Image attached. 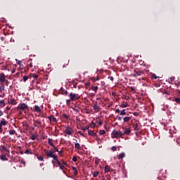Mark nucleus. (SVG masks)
<instances>
[{
  "instance_id": "nucleus-1",
  "label": "nucleus",
  "mask_w": 180,
  "mask_h": 180,
  "mask_svg": "<svg viewBox=\"0 0 180 180\" xmlns=\"http://www.w3.org/2000/svg\"><path fill=\"white\" fill-rule=\"evenodd\" d=\"M44 152L46 153L47 157H49V158H53L55 161H58V158L57 157V155H54V151L51 150H44Z\"/></svg>"
},
{
  "instance_id": "nucleus-2",
  "label": "nucleus",
  "mask_w": 180,
  "mask_h": 180,
  "mask_svg": "<svg viewBox=\"0 0 180 180\" xmlns=\"http://www.w3.org/2000/svg\"><path fill=\"white\" fill-rule=\"evenodd\" d=\"M112 139H117L118 137H123V132L113 130L111 133Z\"/></svg>"
},
{
  "instance_id": "nucleus-3",
  "label": "nucleus",
  "mask_w": 180,
  "mask_h": 180,
  "mask_svg": "<svg viewBox=\"0 0 180 180\" xmlns=\"http://www.w3.org/2000/svg\"><path fill=\"white\" fill-rule=\"evenodd\" d=\"M70 98L71 101H78V99H79L78 94H75L74 93L70 94Z\"/></svg>"
},
{
  "instance_id": "nucleus-4",
  "label": "nucleus",
  "mask_w": 180,
  "mask_h": 180,
  "mask_svg": "<svg viewBox=\"0 0 180 180\" xmlns=\"http://www.w3.org/2000/svg\"><path fill=\"white\" fill-rule=\"evenodd\" d=\"M64 133H65L66 134L68 135H71L72 134V133H74V131L72 130V129L70 127H67L64 131Z\"/></svg>"
},
{
  "instance_id": "nucleus-5",
  "label": "nucleus",
  "mask_w": 180,
  "mask_h": 180,
  "mask_svg": "<svg viewBox=\"0 0 180 180\" xmlns=\"http://www.w3.org/2000/svg\"><path fill=\"white\" fill-rule=\"evenodd\" d=\"M141 75H143V72L136 70H134V73L131 75V76L134 77L135 78H137V77H141Z\"/></svg>"
},
{
  "instance_id": "nucleus-6",
  "label": "nucleus",
  "mask_w": 180,
  "mask_h": 180,
  "mask_svg": "<svg viewBox=\"0 0 180 180\" xmlns=\"http://www.w3.org/2000/svg\"><path fill=\"white\" fill-rule=\"evenodd\" d=\"M28 108H29V106H27V105H26L25 103H20V105L18 106V109H20V110H23L24 112Z\"/></svg>"
},
{
  "instance_id": "nucleus-7",
  "label": "nucleus",
  "mask_w": 180,
  "mask_h": 180,
  "mask_svg": "<svg viewBox=\"0 0 180 180\" xmlns=\"http://www.w3.org/2000/svg\"><path fill=\"white\" fill-rule=\"evenodd\" d=\"M6 79V77L4 73L0 74V82L1 84H4V82H5V80Z\"/></svg>"
},
{
  "instance_id": "nucleus-8",
  "label": "nucleus",
  "mask_w": 180,
  "mask_h": 180,
  "mask_svg": "<svg viewBox=\"0 0 180 180\" xmlns=\"http://www.w3.org/2000/svg\"><path fill=\"white\" fill-rule=\"evenodd\" d=\"M56 162H57L58 165H59L60 169H64V168H65V162H63V164L62 165L61 162H60V160H58V161H56Z\"/></svg>"
},
{
  "instance_id": "nucleus-9",
  "label": "nucleus",
  "mask_w": 180,
  "mask_h": 180,
  "mask_svg": "<svg viewBox=\"0 0 180 180\" xmlns=\"http://www.w3.org/2000/svg\"><path fill=\"white\" fill-rule=\"evenodd\" d=\"M131 132V130H130V128L125 129V131L122 132V136H124V134L129 135Z\"/></svg>"
},
{
  "instance_id": "nucleus-10",
  "label": "nucleus",
  "mask_w": 180,
  "mask_h": 180,
  "mask_svg": "<svg viewBox=\"0 0 180 180\" xmlns=\"http://www.w3.org/2000/svg\"><path fill=\"white\" fill-rule=\"evenodd\" d=\"M34 112H37L39 113L41 112V109L39 105H34Z\"/></svg>"
},
{
  "instance_id": "nucleus-11",
  "label": "nucleus",
  "mask_w": 180,
  "mask_h": 180,
  "mask_svg": "<svg viewBox=\"0 0 180 180\" xmlns=\"http://www.w3.org/2000/svg\"><path fill=\"white\" fill-rule=\"evenodd\" d=\"M93 109H94V110H95V112H99V110H101V108L96 104H95L93 106Z\"/></svg>"
},
{
  "instance_id": "nucleus-12",
  "label": "nucleus",
  "mask_w": 180,
  "mask_h": 180,
  "mask_svg": "<svg viewBox=\"0 0 180 180\" xmlns=\"http://www.w3.org/2000/svg\"><path fill=\"white\" fill-rule=\"evenodd\" d=\"M0 160L1 161H8V158H6V155H0Z\"/></svg>"
},
{
  "instance_id": "nucleus-13",
  "label": "nucleus",
  "mask_w": 180,
  "mask_h": 180,
  "mask_svg": "<svg viewBox=\"0 0 180 180\" xmlns=\"http://www.w3.org/2000/svg\"><path fill=\"white\" fill-rule=\"evenodd\" d=\"M8 103L10 105H16V100H15L14 98H12L11 100L8 99Z\"/></svg>"
},
{
  "instance_id": "nucleus-14",
  "label": "nucleus",
  "mask_w": 180,
  "mask_h": 180,
  "mask_svg": "<svg viewBox=\"0 0 180 180\" xmlns=\"http://www.w3.org/2000/svg\"><path fill=\"white\" fill-rule=\"evenodd\" d=\"M126 157V153H122L118 155V160H122V158H124Z\"/></svg>"
},
{
  "instance_id": "nucleus-15",
  "label": "nucleus",
  "mask_w": 180,
  "mask_h": 180,
  "mask_svg": "<svg viewBox=\"0 0 180 180\" xmlns=\"http://www.w3.org/2000/svg\"><path fill=\"white\" fill-rule=\"evenodd\" d=\"M48 143L49 145L51 146V147H53V148H56V146H54V143H53V139H49Z\"/></svg>"
},
{
  "instance_id": "nucleus-16",
  "label": "nucleus",
  "mask_w": 180,
  "mask_h": 180,
  "mask_svg": "<svg viewBox=\"0 0 180 180\" xmlns=\"http://www.w3.org/2000/svg\"><path fill=\"white\" fill-rule=\"evenodd\" d=\"M89 136H91L92 137H95L96 136V133L94 132V131H89Z\"/></svg>"
},
{
  "instance_id": "nucleus-17",
  "label": "nucleus",
  "mask_w": 180,
  "mask_h": 180,
  "mask_svg": "<svg viewBox=\"0 0 180 180\" xmlns=\"http://www.w3.org/2000/svg\"><path fill=\"white\" fill-rule=\"evenodd\" d=\"M130 119H131V117H124L123 120H124V123H127V122L130 121Z\"/></svg>"
},
{
  "instance_id": "nucleus-18",
  "label": "nucleus",
  "mask_w": 180,
  "mask_h": 180,
  "mask_svg": "<svg viewBox=\"0 0 180 180\" xmlns=\"http://www.w3.org/2000/svg\"><path fill=\"white\" fill-rule=\"evenodd\" d=\"M120 108H127L129 106V104L127 103H122L121 105H120Z\"/></svg>"
},
{
  "instance_id": "nucleus-19",
  "label": "nucleus",
  "mask_w": 180,
  "mask_h": 180,
  "mask_svg": "<svg viewBox=\"0 0 180 180\" xmlns=\"http://www.w3.org/2000/svg\"><path fill=\"white\" fill-rule=\"evenodd\" d=\"M75 148H77V150H81V145H79L78 143H76L75 144Z\"/></svg>"
},
{
  "instance_id": "nucleus-20",
  "label": "nucleus",
  "mask_w": 180,
  "mask_h": 180,
  "mask_svg": "<svg viewBox=\"0 0 180 180\" xmlns=\"http://www.w3.org/2000/svg\"><path fill=\"white\" fill-rule=\"evenodd\" d=\"M0 107L1 108L5 107V101H4V100L0 101Z\"/></svg>"
},
{
  "instance_id": "nucleus-21",
  "label": "nucleus",
  "mask_w": 180,
  "mask_h": 180,
  "mask_svg": "<svg viewBox=\"0 0 180 180\" xmlns=\"http://www.w3.org/2000/svg\"><path fill=\"white\" fill-rule=\"evenodd\" d=\"M49 120H52V122H57V118H56L55 117H48Z\"/></svg>"
},
{
  "instance_id": "nucleus-22",
  "label": "nucleus",
  "mask_w": 180,
  "mask_h": 180,
  "mask_svg": "<svg viewBox=\"0 0 180 180\" xmlns=\"http://www.w3.org/2000/svg\"><path fill=\"white\" fill-rule=\"evenodd\" d=\"M1 147L2 151H6L7 153H9V150H8L6 147H5V146H1Z\"/></svg>"
},
{
  "instance_id": "nucleus-23",
  "label": "nucleus",
  "mask_w": 180,
  "mask_h": 180,
  "mask_svg": "<svg viewBox=\"0 0 180 180\" xmlns=\"http://www.w3.org/2000/svg\"><path fill=\"white\" fill-rule=\"evenodd\" d=\"M120 115L121 116H124V115H126V109H124V110H121Z\"/></svg>"
},
{
  "instance_id": "nucleus-24",
  "label": "nucleus",
  "mask_w": 180,
  "mask_h": 180,
  "mask_svg": "<svg viewBox=\"0 0 180 180\" xmlns=\"http://www.w3.org/2000/svg\"><path fill=\"white\" fill-rule=\"evenodd\" d=\"M110 171V167L109 166H105V172H109Z\"/></svg>"
},
{
  "instance_id": "nucleus-25",
  "label": "nucleus",
  "mask_w": 180,
  "mask_h": 180,
  "mask_svg": "<svg viewBox=\"0 0 180 180\" xmlns=\"http://www.w3.org/2000/svg\"><path fill=\"white\" fill-rule=\"evenodd\" d=\"M9 134L11 135V136H13V134H16V131H15V130H10L9 131Z\"/></svg>"
},
{
  "instance_id": "nucleus-26",
  "label": "nucleus",
  "mask_w": 180,
  "mask_h": 180,
  "mask_svg": "<svg viewBox=\"0 0 180 180\" xmlns=\"http://www.w3.org/2000/svg\"><path fill=\"white\" fill-rule=\"evenodd\" d=\"M0 124L1 125V127L2 126H6V121L5 120L1 121Z\"/></svg>"
},
{
  "instance_id": "nucleus-27",
  "label": "nucleus",
  "mask_w": 180,
  "mask_h": 180,
  "mask_svg": "<svg viewBox=\"0 0 180 180\" xmlns=\"http://www.w3.org/2000/svg\"><path fill=\"white\" fill-rule=\"evenodd\" d=\"M72 170L74 172L75 175H77L78 174V170L75 167H72Z\"/></svg>"
},
{
  "instance_id": "nucleus-28",
  "label": "nucleus",
  "mask_w": 180,
  "mask_h": 180,
  "mask_svg": "<svg viewBox=\"0 0 180 180\" xmlns=\"http://www.w3.org/2000/svg\"><path fill=\"white\" fill-rule=\"evenodd\" d=\"M4 90H5V85L1 84V86H0V92H2Z\"/></svg>"
},
{
  "instance_id": "nucleus-29",
  "label": "nucleus",
  "mask_w": 180,
  "mask_h": 180,
  "mask_svg": "<svg viewBox=\"0 0 180 180\" xmlns=\"http://www.w3.org/2000/svg\"><path fill=\"white\" fill-rule=\"evenodd\" d=\"M27 79H29V76H24V77H23V81H24V82H26Z\"/></svg>"
},
{
  "instance_id": "nucleus-30",
  "label": "nucleus",
  "mask_w": 180,
  "mask_h": 180,
  "mask_svg": "<svg viewBox=\"0 0 180 180\" xmlns=\"http://www.w3.org/2000/svg\"><path fill=\"white\" fill-rule=\"evenodd\" d=\"M37 158L39 161H43L44 160V158H43V156H39L37 157Z\"/></svg>"
},
{
  "instance_id": "nucleus-31",
  "label": "nucleus",
  "mask_w": 180,
  "mask_h": 180,
  "mask_svg": "<svg viewBox=\"0 0 180 180\" xmlns=\"http://www.w3.org/2000/svg\"><path fill=\"white\" fill-rule=\"evenodd\" d=\"M55 150H56V151L57 153H58V154H59L60 155V154H63V151L58 150V149H57V148H56Z\"/></svg>"
},
{
  "instance_id": "nucleus-32",
  "label": "nucleus",
  "mask_w": 180,
  "mask_h": 180,
  "mask_svg": "<svg viewBox=\"0 0 180 180\" xmlns=\"http://www.w3.org/2000/svg\"><path fill=\"white\" fill-rule=\"evenodd\" d=\"M20 162H21V164H23V165H26V162L23 159H21Z\"/></svg>"
},
{
  "instance_id": "nucleus-33",
  "label": "nucleus",
  "mask_w": 180,
  "mask_h": 180,
  "mask_svg": "<svg viewBox=\"0 0 180 180\" xmlns=\"http://www.w3.org/2000/svg\"><path fill=\"white\" fill-rule=\"evenodd\" d=\"M91 89H92V91H98V86H93V88Z\"/></svg>"
},
{
  "instance_id": "nucleus-34",
  "label": "nucleus",
  "mask_w": 180,
  "mask_h": 180,
  "mask_svg": "<svg viewBox=\"0 0 180 180\" xmlns=\"http://www.w3.org/2000/svg\"><path fill=\"white\" fill-rule=\"evenodd\" d=\"M66 103H67L68 106H70V105H71V100H67Z\"/></svg>"
},
{
  "instance_id": "nucleus-35",
  "label": "nucleus",
  "mask_w": 180,
  "mask_h": 180,
  "mask_svg": "<svg viewBox=\"0 0 180 180\" xmlns=\"http://www.w3.org/2000/svg\"><path fill=\"white\" fill-rule=\"evenodd\" d=\"M89 129V127H82V130H83V131H85L86 130H88Z\"/></svg>"
},
{
  "instance_id": "nucleus-36",
  "label": "nucleus",
  "mask_w": 180,
  "mask_h": 180,
  "mask_svg": "<svg viewBox=\"0 0 180 180\" xmlns=\"http://www.w3.org/2000/svg\"><path fill=\"white\" fill-rule=\"evenodd\" d=\"M98 175H99V172H94V176L96 177Z\"/></svg>"
},
{
  "instance_id": "nucleus-37",
  "label": "nucleus",
  "mask_w": 180,
  "mask_h": 180,
  "mask_svg": "<svg viewBox=\"0 0 180 180\" xmlns=\"http://www.w3.org/2000/svg\"><path fill=\"white\" fill-rule=\"evenodd\" d=\"M77 160H78V159H77V157H75V156L72 158V161H73V162H77Z\"/></svg>"
},
{
  "instance_id": "nucleus-38",
  "label": "nucleus",
  "mask_w": 180,
  "mask_h": 180,
  "mask_svg": "<svg viewBox=\"0 0 180 180\" xmlns=\"http://www.w3.org/2000/svg\"><path fill=\"white\" fill-rule=\"evenodd\" d=\"M105 133H106V131H105V130H101V131H100V134H101V136H103V134H105Z\"/></svg>"
},
{
  "instance_id": "nucleus-39",
  "label": "nucleus",
  "mask_w": 180,
  "mask_h": 180,
  "mask_svg": "<svg viewBox=\"0 0 180 180\" xmlns=\"http://www.w3.org/2000/svg\"><path fill=\"white\" fill-rule=\"evenodd\" d=\"M111 150H112V151H116V150H117V148H116V146H112L111 148Z\"/></svg>"
},
{
  "instance_id": "nucleus-40",
  "label": "nucleus",
  "mask_w": 180,
  "mask_h": 180,
  "mask_svg": "<svg viewBox=\"0 0 180 180\" xmlns=\"http://www.w3.org/2000/svg\"><path fill=\"white\" fill-rule=\"evenodd\" d=\"M31 139H32V140H36V139H37V136L36 135H32V137H31Z\"/></svg>"
},
{
  "instance_id": "nucleus-41",
  "label": "nucleus",
  "mask_w": 180,
  "mask_h": 180,
  "mask_svg": "<svg viewBox=\"0 0 180 180\" xmlns=\"http://www.w3.org/2000/svg\"><path fill=\"white\" fill-rule=\"evenodd\" d=\"M152 78H153V79H157L158 77H157V75H155V74H153L152 75Z\"/></svg>"
},
{
  "instance_id": "nucleus-42",
  "label": "nucleus",
  "mask_w": 180,
  "mask_h": 180,
  "mask_svg": "<svg viewBox=\"0 0 180 180\" xmlns=\"http://www.w3.org/2000/svg\"><path fill=\"white\" fill-rule=\"evenodd\" d=\"M25 154H30V151L29 150H26Z\"/></svg>"
},
{
  "instance_id": "nucleus-43",
  "label": "nucleus",
  "mask_w": 180,
  "mask_h": 180,
  "mask_svg": "<svg viewBox=\"0 0 180 180\" xmlns=\"http://www.w3.org/2000/svg\"><path fill=\"white\" fill-rule=\"evenodd\" d=\"M174 79H175V77H170V81H171V82H172V81H174Z\"/></svg>"
},
{
  "instance_id": "nucleus-44",
  "label": "nucleus",
  "mask_w": 180,
  "mask_h": 180,
  "mask_svg": "<svg viewBox=\"0 0 180 180\" xmlns=\"http://www.w3.org/2000/svg\"><path fill=\"white\" fill-rule=\"evenodd\" d=\"M63 94H65V95H68V91L67 90H64L63 91Z\"/></svg>"
},
{
  "instance_id": "nucleus-45",
  "label": "nucleus",
  "mask_w": 180,
  "mask_h": 180,
  "mask_svg": "<svg viewBox=\"0 0 180 180\" xmlns=\"http://www.w3.org/2000/svg\"><path fill=\"white\" fill-rule=\"evenodd\" d=\"M176 103H180V98H176Z\"/></svg>"
},
{
  "instance_id": "nucleus-46",
  "label": "nucleus",
  "mask_w": 180,
  "mask_h": 180,
  "mask_svg": "<svg viewBox=\"0 0 180 180\" xmlns=\"http://www.w3.org/2000/svg\"><path fill=\"white\" fill-rule=\"evenodd\" d=\"M109 79H110V81H113L114 78H113L112 76H110V77H109Z\"/></svg>"
},
{
  "instance_id": "nucleus-47",
  "label": "nucleus",
  "mask_w": 180,
  "mask_h": 180,
  "mask_svg": "<svg viewBox=\"0 0 180 180\" xmlns=\"http://www.w3.org/2000/svg\"><path fill=\"white\" fill-rule=\"evenodd\" d=\"M18 65H22V61L18 60Z\"/></svg>"
},
{
  "instance_id": "nucleus-48",
  "label": "nucleus",
  "mask_w": 180,
  "mask_h": 180,
  "mask_svg": "<svg viewBox=\"0 0 180 180\" xmlns=\"http://www.w3.org/2000/svg\"><path fill=\"white\" fill-rule=\"evenodd\" d=\"M115 112H116V113H120V112H121V111H120V110L117 109Z\"/></svg>"
},
{
  "instance_id": "nucleus-49",
  "label": "nucleus",
  "mask_w": 180,
  "mask_h": 180,
  "mask_svg": "<svg viewBox=\"0 0 180 180\" xmlns=\"http://www.w3.org/2000/svg\"><path fill=\"white\" fill-rule=\"evenodd\" d=\"M134 130H139V127H137V124H136V127H134Z\"/></svg>"
},
{
  "instance_id": "nucleus-50",
  "label": "nucleus",
  "mask_w": 180,
  "mask_h": 180,
  "mask_svg": "<svg viewBox=\"0 0 180 180\" xmlns=\"http://www.w3.org/2000/svg\"><path fill=\"white\" fill-rule=\"evenodd\" d=\"M64 117H65V119H68V115L67 114H64Z\"/></svg>"
},
{
  "instance_id": "nucleus-51",
  "label": "nucleus",
  "mask_w": 180,
  "mask_h": 180,
  "mask_svg": "<svg viewBox=\"0 0 180 180\" xmlns=\"http://www.w3.org/2000/svg\"><path fill=\"white\" fill-rule=\"evenodd\" d=\"M34 78H38L39 76L37 75H33Z\"/></svg>"
},
{
  "instance_id": "nucleus-52",
  "label": "nucleus",
  "mask_w": 180,
  "mask_h": 180,
  "mask_svg": "<svg viewBox=\"0 0 180 180\" xmlns=\"http://www.w3.org/2000/svg\"><path fill=\"white\" fill-rule=\"evenodd\" d=\"M2 115H4V112H2V110H0V116H2Z\"/></svg>"
},
{
  "instance_id": "nucleus-53",
  "label": "nucleus",
  "mask_w": 180,
  "mask_h": 180,
  "mask_svg": "<svg viewBox=\"0 0 180 180\" xmlns=\"http://www.w3.org/2000/svg\"><path fill=\"white\" fill-rule=\"evenodd\" d=\"M123 118L122 117H118V120L122 121Z\"/></svg>"
},
{
  "instance_id": "nucleus-54",
  "label": "nucleus",
  "mask_w": 180,
  "mask_h": 180,
  "mask_svg": "<svg viewBox=\"0 0 180 180\" xmlns=\"http://www.w3.org/2000/svg\"><path fill=\"white\" fill-rule=\"evenodd\" d=\"M4 82L6 83V84H8V79H5V81H4Z\"/></svg>"
},
{
  "instance_id": "nucleus-55",
  "label": "nucleus",
  "mask_w": 180,
  "mask_h": 180,
  "mask_svg": "<svg viewBox=\"0 0 180 180\" xmlns=\"http://www.w3.org/2000/svg\"><path fill=\"white\" fill-rule=\"evenodd\" d=\"M73 87H74V88H77V83H75V84L73 85Z\"/></svg>"
},
{
  "instance_id": "nucleus-56",
  "label": "nucleus",
  "mask_w": 180,
  "mask_h": 180,
  "mask_svg": "<svg viewBox=\"0 0 180 180\" xmlns=\"http://www.w3.org/2000/svg\"><path fill=\"white\" fill-rule=\"evenodd\" d=\"M30 67H31V68L33 67V64L30 63Z\"/></svg>"
},
{
  "instance_id": "nucleus-57",
  "label": "nucleus",
  "mask_w": 180,
  "mask_h": 180,
  "mask_svg": "<svg viewBox=\"0 0 180 180\" xmlns=\"http://www.w3.org/2000/svg\"><path fill=\"white\" fill-rule=\"evenodd\" d=\"M78 133H79V134H80L81 136H84V134H82V133H81V131H79Z\"/></svg>"
},
{
  "instance_id": "nucleus-58",
  "label": "nucleus",
  "mask_w": 180,
  "mask_h": 180,
  "mask_svg": "<svg viewBox=\"0 0 180 180\" xmlns=\"http://www.w3.org/2000/svg\"><path fill=\"white\" fill-rule=\"evenodd\" d=\"M6 109H7V110H11V108L6 107Z\"/></svg>"
},
{
  "instance_id": "nucleus-59",
  "label": "nucleus",
  "mask_w": 180,
  "mask_h": 180,
  "mask_svg": "<svg viewBox=\"0 0 180 180\" xmlns=\"http://www.w3.org/2000/svg\"><path fill=\"white\" fill-rule=\"evenodd\" d=\"M0 133H2V127L0 128Z\"/></svg>"
},
{
  "instance_id": "nucleus-60",
  "label": "nucleus",
  "mask_w": 180,
  "mask_h": 180,
  "mask_svg": "<svg viewBox=\"0 0 180 180\" xmlns=\"http://www.w3.org/2000/svg\"><path fill=\"white\" fill-rule=\"evenodd\" d=\"M131 91H134V89L133 87L131 88Z\"/></svg>"
},
{
  "instance_id": "nucleus-61",
  "label": "nucleus",
  "mask_w": 180,
  "mask_h": 180,
  "mask_svg": "<svg viewBox=\"0 0 180 180\" xmlns=\"http://www.w3.org/2000/svg\"><path fill=\"white\" fill-rule=\"evenodd\" d=\"M40 165H41H41H44V163H41Z\"/></svg>"
},
{
  "instance_id": "nucleus-62",
  "label": "nucleus",
  "mask_w": 180,
  "mask_h": 180,
  "mask_svg": "<svg viewBox=\"0 0 180 180\" xmlns=\"http://www.w3.org/2000/svg\"><path fill=\"white\" fill-rule=\"evenodd\" d=\"M2 127H1V124H0V129Z\"/></svg>"
},
{
  "instance_id": "nucleus-63",
  "label": "nucleus",
  "mask_w": 180,
  "mask_h": 180,
  "mask_svg": "<svg viewBox=\"0 0 180 180\" xmlns=\"http://www.w3.org/2000/svg\"><path fill=\"white\" fill-rule=\"evenodd\" d=\"M20 115H22V112H21V111L20 112Z\"/></svg>"
},
{
  "instance_id": "nucleus-64",
  "label": "nucleus",
  "mask_w": 180,
  "mask_h": 180,
  "mask_svg": "<svg viewBox=\"0 0 180 180\" xmlns=\"http://www.w3.org/2000/svg\"><path fill=\"white\" fill-rule=\"evenodd\" d=\"M100 124H102V122H100Z\"/></svg>"
}]
</instances>
